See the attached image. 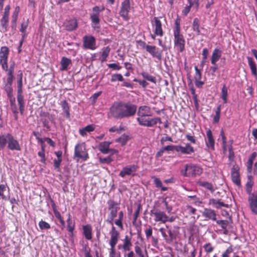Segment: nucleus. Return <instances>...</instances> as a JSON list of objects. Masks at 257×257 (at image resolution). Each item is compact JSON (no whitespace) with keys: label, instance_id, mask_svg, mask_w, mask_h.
<instances>
[{"label":"nucleus","instance_id":"052dcab7","mask_svg":"<svg viewBox=\"0 0 257 257\" xmlns=\"http://www.w3.org/2000/svg\"><path fill=\"white\" fill-rule=\"evenodd\" d=\"M162 222H165L167 221H169L170 222H172L174 220L175 218L173 216L169 217L167 216L164 213L162 212Z\"/></svg>","mask_w":257,"mask_h":257},{"label":"nucleus","instance_id":"79ce46f5","mask_svg":"<svg viewBox=\"0 0 257 257\" xmlns=\"http://www.w3.org/2000/svg\"><path fill=\"white\" fill-rule=\"evenodd\" d=\"M162 203L164 204L166 206L168 213H170L172 210V207L171 204V200L169 198L166 197L163 200Z\"/></svg>","mask_w":257,"mask_h":257},{"label":"nucleus","instance_id":"2eb2a0df","mask_svg":"<svg viewBox=\"0 0 257 257\" xmlns=\"http://www.w3.org/2000/svg\"><path fill=\"white\" fill-rule=\"evenodd\" d=\"M12 84L13 83H6L4 87L9 99L10 105L16 103V99L13 95V89L12 86Z\"/></svg>","mask_w":257,"mask_h":257},{"label":"nucleus","instance_id":"338daca9","mask_svg":"<svg viewBox=\"0 0 257 257\" xmlns=\"http://www.w3.org/2000/svg\"><path fill=\"white\" fill-rule=\"evenodd\" d=\"M180 19L177 18L175 21V26L174 29V32H180Z\"/></svg>","mask_w":257,"mask_h":257},{"label":"nucleus","instance_id":"a18cd8bd","mask_svg":"<svg viewBox=\"0 0 257 257\" xmlns=\"http://www.w3.org/2000/svg\"><path fill=\"white\" fill-rule=\"evenodd\" d=\"M39 226L41 230L49 229L51 228L50 224L42 219L39 221Z\"/></svg>","mask_w":257,"mask_h":257},{"label":"nucleus","instance_id":"2f4dec72","mask_svg":"<svg viewBox=\"0 0 257 257\" xmlns=\"http://www.w3.org/2000/svg\"><path fill=\"white\" fill-rule=\"evenodd\" d=\"M206 135L207 137V142L206 145L208 147L211 148V149H214V140L212 136V132L210 130L208 129L206 132Z\"/></svg>","mask_w":257,"mask_h":257},{"label":"nucleus","instance_id":"e2e57ef3","mask_svg":"<svg viewBox=\"0 0 257 257\" xmlns=\"http://www.w3.org/2000/svg\"><path fill=\"white\" fill-rule=\"evenodd\" d=\"M195 74L194 76L195 81L200 80L201 79V77H202V75H201V72L198 69V68L197 66L195 67Z\"/></svg>","mask_w":257,"mask_h":257},{"label":"nucleus","instance_id":"49530a36","mask_svg":"<svg viewBox=\"0 0 257 257\" xmlns=\"http://www.w3.org/2000/svg\"><path fill=\"white\" fill-rule=\"evenodd\" d=\"M227 88L226 87L225 85H224L222 88L221 90V98L223 100V102L224 103L227 102Z\"/></svg>","mask_w":257,"mask_h":257},{"label":"nucleus","instance_id":"f03ea898","mask_svg":"<svg viewBox=\"0 0 257 257\" xmlns=\"http://www.w3.org/2000/svg\"><path fill=\"white\" fill-rule=\"evenodd\" d=\"M108 205V211L107 218L105 221L111 225V227H115L113 225L115 218L116 217L118 211L120 209L119 203L113 200H109L107 202Z\"/></svg>","mask_w":257,"mask_h":257},{"label":"nucleus","instance_id":"680f3d73","mask_svg":"<svg viewBox=\"0 0 257 257\" xmlns=\"http://www.w3.org/2000/svg\"><path fill=\"white\" fill-rule=\"evenodd\" d=\"M17 87V93H23V81L21 78H18Z\"/></svg>","mask_w":257,"mask_h":257},{"label":"nucleus","instance_id":"37998d69","mask_svg":"<svg viewBox=\"0 0 257 257\" xmlns=\"http://www.w3.org/2000/svg\"><path fill=\"white\" fill-rule=\"evenodd\" d=\"M200 186L203 187L208 190H209L211 192H213L214 191V189L212 184L210 183L207 182H200L199 184Z\"/></svg>","mask_w":257,"mask_h":257},{"label":"nucleus","instance_id":"de8ad7c7","mask_svg":"<svg viewBox=\"0 0 257 257\" xmlns=\"http://www.w3.org/2000/svg\"><path fill=\"white\" fill-rule=\"evenodd\" d=\"M124 78L121 74H113L111 75L110 81L111 82H114L116 81H123Z\"/></svg>","mask_w":257,"mask_h":257},{"label":"nucleus","instance_id":"5fc2aeb1","mask_svg":"<svg viewBox=\"0 0 257 257\" xmlns=\"http://www.w3.org/2000/svg\"><path fill=\"white\" fill-rule=\"evenodd\" d=\"M7 186L5 184L0 185V198L3 200L7 199L6 196L4 194V192L6 191Z\"/></svg>","mask_w":257,"mask_h":257},{"label":"nucleus","instance_id":"4468645a","mask_svg":"<svg viewBox=\"0 0 257 257\" xmlns=\"http://www.w3.org/2000/svg\"><path fill=\"white\" fill-rule=\"evenodd\" d=\"M15 66V63L14 61L11 62L10 68H8V63H7V70H4L5 71L7 72V79L6 83H13V80L15 79L14 76V68Z\"/></svg>","mask_w":257,"mask_h":257},{"label":"nucleus","instance_id":"b1692460","mask_svg":"<svg viewBox=\"0 0 257 257\" xmlns=\"http://www.w3.org/2000/svg\"><path fill=\"white\" fill-rule=\"evenodd\" d=\"M151 216L155 221H161V209L158 205H156L151 211Z\"/></svg>","mask_w":257,"mask_h":257},{"label":"nucleus","instance_id":"58836bf2","mask_svg":"<svg viewBox=\"0 0 257 257\" xmlns=\"http://www.w3.org/2000/svg\"><path fill=\"white\" fill-rule=\"evenodd\" d=\"M247 59L248 60V65L251 69L252 74L254 76H256L257 75L256 68V65H255V63L253 61L252 59L251 58H250L249 57H247Z\"/></svg>","mask_w":257,"mask_h":257},{"label":"nucleus","instance_id":"13d9d810","mask_svg":"<svg viewBox=\"0 0 257 257\" xmlns=\"http://www.w3.org/2000/svg\"><path fill=\"white\" fill-rule=\"evenodd\" d=\"M99 162L101 164H109L113 160L111 159L110 156H108L106 158H101L100 157L99 159Z\"/></svg>","mask_w":257,"mask_h":257},{"label":"nucleus","instance_id":"e433bc0d","mask_svg":"<svg viewBox=\"0 0 257 257\" xmlns=\"http://www.w3.org/2000/svg\"><path fill=\"white\" fill-rule=\"evenodd\" d=\"M118 218L117 219H115L114 221V223L116 225H117L121 230H122L123 228V223L122 221L123 220V212L122 211H120V212H118Z\"/></svg>","mask_w":257,"mask_h":257},{"label":"nucleus","instance_id":"a211bd4d","mask_svg":"<svg viewBox=\"0 0 257 257\" xmlns=\"http://www.w3.org/2000/svg\"><path fill=\"white\" fill-rule=\"evenodd\" d=\"M64 26L66 30L68 31H72L75 30L78 27V23L76 19H72L68 21H66Z\"/></svg>","mask_w":257,"mask_h":257},{"label":"nucleus","instance_id":"c85d7f7f","mask_svg":"<svg viewBox=\"0 0 257 257\" xmlns=\"http://www.w3.org/2000/svg\"><path fill=\"white\" fill-rule=\"evenodd\" d=\"M138 114L139 116H150L151 115V109L147 106H141L139 108Z\"/></svg>","mask_w":257,"mask_h":257},{"label":"nucleus","instance_id":"c9c22d12","mask_svg":"<svg viewBox=\"0 0 257 257\" xmlns=\"http://www.w3.org/2000/svg\"><path fill=\"white\" fill-rule=\"evenodd\" d=\"M221 56V51L218 49H215L212 53L211 60V64H215V63L219 60Z\"/></svg>","mask_w":257,"mask_h":257},{"label":"nucleus","instance_id":"20e7f679","mask_svg":"<svg viewBox=\"0 0 257 257\" xmlns=\"http://www.w3.org/2000/svg\"><path fill=\"white\" fill-rule=\"evenodd\" d=\"M74 156L78 159H81L82 161H86L88 158V153L86 149L84 143H78L75 147Z\"/></svg>","mask_w":257,"mask_h":257},{"label":"nucleus","instance_id":"393cba45","mask_svg":"<svg viewBox=\"0 0 257 257\" xmlns=\"http://www.w3.org/2000/svg\"><path fill=\"white\" fill-rule=\"evenodd\" d=\"M209 204H212L214 208L217 209H220L222 207H229L228 204L224 203V202H221L220 199H210Z\"/></svg>","mask_w":257,"mask_h":257},{"label":"nucleus","instance_id":"6ab92c4d","mask_svg":"<svg viewBox=\"0 0 257 257\" xmlns=\"http://www.w3.org/2000/svg\"><path fill=\"white\" fill-rule=\"evenodd\" d=\"M20 11V8L19 6H16L15 8V10L13 13L12 16V20H11V27L12 29L14 30H16L17 28V22L19 16V14Z\"/></svg>","mask_w":257,"mask_h":257},{"label":"nucleus","instance_id":"473e14b6","mask_svg":"<svg viewBox=\"0 0 257 257\" xmlns=\"http://www.w3.org/2000/svg\"><path fill=\"white\" fill-rule=\"evenodd\" d=\"M60 105L61 106L62 109L65 113V116L67 118L70 117V106L66 100L61 101L60 103Z\"/></svg>","mask_w":257,"mask_h":257},{"label":"nucleus","instance_id":"0eeeda50","mask_svg":"<svg viewBox=\"0 0 257 257\" xmlns=\"http://www.w3.org/2000/svg\"><path fill=\"white\" fill-rule=\"evenodd\" d=\"M137 120L140 125L147 126H152L158 122H161L160 118H150V116H139Z\"/></svg>","mask_w":257,"mask_h":257},{"label":"nucleus","instance_id":"5701e85b","mask_svg":"<svg viewBox=\"0 0 257 257\" xmlns=\"http://www.w3.org/2000/svg\"><path fill=\"white\" fill-rule=\"evenodd\" d=\"M66 222L67 229L68 231L69 232V236L73 237L74 235L73 231L75 227V222L72 220L70 214H69Z\"/></svg>","mask_w":257,"mask_h":257},{"label":"nucleus","instance_id":"ddd939ff","mask_svg":"<svg viewBox=\"0 0 257 257\" xmlns=\"http://www.w3.org/2000/svg\"><path fill=\"white\" fill-rule=\"evenodd\" d=\"M186 169L188 170L189 176H195L202 173V169L199 166L192 164H186Z\"/></svg>","mask_w":257,"mask_h":257},{"label":"nucleus","instance_id":"bf43d9fd","mask_svg":"<svg viewBox=\"0 0 257 257\" xmlns=\"http://www.w3.org/2000/svg\"><path fill=\"white\" fill-rule=\"evenodd\" d=\"M135 251L137 254L136 257H145L142 249L139 245H136L135 246Z\"/></svg>","mask_w":257,"mask_h":257},{"label":"nucleus","instance_id":"a878e982","mask_svg":"<svg viewBox=\"0 0 257 257\" xmlns=\"http://www.w3.org/2000/svg\"><path fill=\"white\" fill-rule=\"evenodd\" d=\"M122 241L123 244L121 245V247L123 250L124 251H130L133 246L131 242V237L126 235Z\"/></svg>","mask_w":257,"mask_h":257},{"label":"nucleus","instance_id":"aec40b11","mask_svg":"<svg viewBox=\"0 0 257 257\" xmlns=\"http://www.w3.org/2000/svg\"><path fill=\"white\" fill-rule=\"evenodd\" d=\"M83 234L87 240H91L92 238V228L90 224H88L82 226Z\"/></svg>","mask_w":257,"mask_h":257},{"label":"nucleus","instance_id":"412c9836","mask_svg":"<svg viewBox=\"0 0 257 257\" xmlns=\"http://www.w3.org/2000/svg\"><path fill=\"white\" fill-rule=\"evenodd\" d=\"M202 215L206 218L205 220H216V214L212 209L205 208L202 212Z\"/></svg>","mask_w":257,"mask_h":257},{"label":"nucleus","instance_id":"39448f33","mask_svg":"<svg viewBox=\"0 0 257 257\" xmlns=\"http://www.w3.org/2000/svg\"><path fill=\"white\" fill-rule=\"evenodd\" d=\"M104 10V8L102 7L101 8L98 6H95L92 8V12L90 14V19L91 21L93 24L92 25V27L93 28H99V27H97L96 25H99L100 23V13L103 11Z\"/></svg>","mask_w":257,"mask_h":257},{"label":"nucleus","instance_id":"423d86ee","mask_svg":"<svg viewBox=\"0 0 257 257\" xmlns=\"http://www.w3.org/2000/svg\"><path fill=\"white\" fill-rule=\"evenodd\" d=\"M131 10L130 1L123 0L121 4L120 10L119 12V15L124 21H127L130 19L128 13Z\"/></svg>","mask_w":257,"mask_h":257},{"label":"nucleus","instance_id":"6e6d98bb","mask_svg":"<svg viewBox=\"0 0 257 257\" xmlns=\"http://www.w3.org/2000/svg\"><path fill=\"white\" fill-rule=\"evenodd\" d=\"M128 140V136L127 135H123L117 139V142L120 143L122 146H123L126 144Z\"/></svg>","mask_w":257,"mask_h":257},{"label":"nucleus","instance_id":"09e8293b","mask_svg":"<svg viewBox=\"0 0 257 257\" xmlns=\"http://www.w3.org/2000/svg\"><path fill=\"white\" fill-rule=\"evenodd\" d=\"M141 210H142V206L140 204H139L138 205V208H137V210L135 211V212L134 214V215H133V224H135L136 223Z\"/></svg>","mask_w":257,"mask_h":257},{"label":"nucleus","instance_id":"f704fd0d","mask_svg":"<svg viewBox=\"0 0 257 257\" xmlns=\"http://www.w3.org/2000/svg\"><path fill=\"white\" fill-rule=\"evenodd\" d=\"M71 63V59L63 57L61 59L60 64H61V68L60 70L62 71H65L67 70L68 69L69 65Z\"/></svg>","mask_w":257,"mask_h":257},{"label":"nucleus","instance_id":"f8f14e48","mask_svg":"<svg viewBox=\"0 0 257 257\" xmlns=\"http://www.w3.org/2000/svg\"><path fill=\"white\" fill-rule=\"evenodd\" d=\"M239 167L237 165L233 166L231 171V176L232 182L238 186H240V179L239 175Z\"/></svg>","mask_w":257,"mask_h":257},{"label":"nucleus","instance_id":"7c9ffc66","mask_svg":"<svg viewBox=\"0 0 257 257\" xmlns=\"http://www.w3.org/2000/svg\"><path fill=\"white\" fill-rule=\"evenodd\" d=\"M29 24V20L28 19L23 18L22 22L21 24V28L20 29V31L22 32V36L23 39H25L27 36L26 29L28 27Z\"/></svg>","mask_w":257,"mask_h":257},{"label":"nucleus","instance_id":"a19ab883","mask_svg":"<svg viewBox=\"0 0 257 257\" xmlns=\"http://www.w3.org/2000/svg\"><path fill=\"white\" fill-rule=\"evenodd\" d=\"M154 20L156 26L155 34L156 35H161V21L158 17H155Z\"/></svg>","mask_w":257,"mask_h":257},{"label":"nucleus","instance_id":"603ef678","mask_svg":"<svg viewBox=\"0 0 257 257\" xmlns=\"http://www.w3.org/2000/svg\"><path fill=\"white\" fill-rule=\"evenodd\" d=\"M53 212L55 215V216L59 221V222H60L62 226L63 227H64L65 223V221H64L63 217L61 216V215L60 213L59 212V211L58 210H57V211H55V212Z\"/></svg>","mask_w":257,"mask_h":257},{"label":"nucleus","instance_id":"dca6fc26","mask_svg":"<svg viewBox=\"0 0 257 257\" xmlns=\"http://www.w3.org/2000/svg\"><path fill=\"white\" fill-rule=\"evenodd\" d=\"M248 201L251 211L254 214H257V194L250 195Z\"/></svg>","mask_w":257,"mask_h":257},{"label":"nucleus","instance_id":"ea45409f","mask_svg":"<svg viewBox=\"0 0 257 257\" xmlns=\"http://www.w3.org/2000/svg\"><path fill=\"white\" fill-rule=\"evenodd\" d=\"M9 21V16L3 15L1 20V25L5 31H7L8 27V23Z\"/></svg>","mask_w":257,"mask_h":257},{"label":"nucleus","instance_id":"72a5a7b5","mask_svg":"<svg viewBox=\"0 0 257 257\" xmlns=\"http://www.w3.org/2000/svg\"><path fill=\"white\" fill-rule=\"evenodd\" d=\"M146 51L151 54L154 57H156L159 60H161V55L156 51V48L155 46L147 45Z\"/></svg>","mask_w":257,"mask_h":257},{"label":"nucleus","instance_id":"c756f323","mask_svg":"<svg viewBox=\"0 0 257 257\" xmlns=\"http://www.w3.org/2000/svg\"><path fill=\"white\" fill-rule=\"evenodd\" d=\"M17 101L20 113L23 115L25 110V101L23 93H17Z\"/></svg>","mask_w":257,"mask_h":257},{"label":"nucleus","instance_id":"4c0bfd02","mask_svg":"<svg viewBox=\"0 0 257 257\" xmlns=\"http://www.w3.org/2000/svg\"><path fill=\"white\" fill-rule=\"evenodd\" d=\"M110 51V48L109 46H107L102 49V52L100 58V60L101 62H104L106 61Z\"/></svg>","mask_w":257,"mask_h":257},{"label":"nucleus","instance_id":"9d476101","mask_svg":"<svg viewBox=\"0 0 257 257\" xmlns=\"http://www.w3.org/2000/svg\"><path fill=\"white\" fill-rule=\"evenodd\" d=\"M7 148L11 151H21V146L18 142L11 134H7Z\"/></svg>","mask_w":257,"mask_h":257},{"label":"nucleus","instance_id":"cd10ccee","mask_svg":"<svg viewBox=\"0 0 257 257\" xmlns=\"http://www.w3.org/2000/svg\"><path fill=\"white\" fill-rule=\"evenodd\" d=\"M162 235L168 243L171 242L175 238L174 233L170 229H163L162 228Z\"/></svg>","mask_w":257,"mask_h":257},{"label":"nucleus","instance_id":"8fccbe9b","mask_svg":"<svg viewBox=\"0 0 257 257\" xmlns=\"http://www.w3.org/2000/svg\"><path fill=\"white\" fill-rule=\"evenodd\" d=\"M7 141V134L6 135H0V150L5 147Z\"/></svg>","mask_w":257,"mask_h":257},{"label":"nucleus","instance_id":"4be33fe9","mask_svg":"<svg viewBox=\"0 0 257 257\" xmlns=\"http://www.w3.org/2000/svg\"><path fill=\"white\" fill-rule=\"evenodd\" d=\"M176 150L183 154H189L194 152L193 148L189 144H187L185 146H179L176 147Z\"/></svg>","mask_w":257,"mask_h":257},{"label":"nucleus","instance_id":"1a4fd4ad","mask_svg":"<svg viewBox=\"0 0 257 257\" xmlns=\"http://www.w3.org/2000/svg\"><path fill=\"white\" fill-rule=\"evenodd\" d=\"M96 39L91 35H85L83 38V47L86 49L94 50L96 48Z\"/></svg>","mask_w":257,"mask_h":257},{"label":"nucleus","instance_id":"f3484780","mask_svg":"<svg viewBox=\"0 0 257 257\" xmlns=\"http://www.w3.org/2000/svg\"><path fill=\"white\" fill-rule=\"evenodd\" d=\"M137 170V166L136 165H131L122 168L119 173V176L123 178L126 175H131L133 172H135Z\"/></svg>","mask_w":257,"mask_h":257},{"label":"nucleus","instance_id":"7ed1b4c3","mask_svg":"<svg viewBox=\"0 0 257 257\" xmlns=\"http://www.w3.org/2000/svg\"><path fill=\"white\" fill-rule=\"evenodd\" d=\"M109 234L110 236L108 244L110 245L109 257H114L116 253L115 246L119 238V232L115 227L111 228Z\"/></svg>","mask_w":257,"mask_h":257},{"label":"nucleus","instance_id":"0e129e2a","mask_svg":"<svg viewBox=\"0 0 257 257\" xmlns=\"http://www.w3.org/2000/svg\"><path fill=\"white\" fill-rule=\"evenodd\" d=\"M145 233L146 236V238L147 239L150 238L152 235V228L151 226H149L148 227H147L145 230Z\"/></svg>","mask_w":257,"mask_h":257},{"label":"nucleus","instance_id":"69168bd1","mask_svg":"<svg viewBox=\"0 0 257 257\" xmlns=\"http://www.w3.org/2000/svg\"><path fill=\"white\" fill-rule=\"evenodd\" d=\"M188 1L189 3H190V5L189 6L185 7L184 8V9H183V10L182 11V13L185 16H186L189 13V12L190 11V8H191V6L193 5V4L192 3V0H188Z\"/></svg>","mask_w":257,"mask_h":257},{"label":"nucleus","instance_id":"864d4df0","mask_svg":"<svg viewBox=\"0 0 257 257\" xmlns=\"http://www.w3.org/2000/svg\"><path fill=\"white\" fill-rule=\"evenodd\" d=\"M142 75L143 77L146 80L152 82L153 83H156L155 78L154 76L150 75L147 72H143L142 73Z\"/></svg>","mask_w":257,"mask_h":257},{"label":"nucleus","instance_id":"3c124183","mask_svg":"<svg viewBox=\"0 0 257 257\" xmlns=\"http://www.w3.org/2000/svg\"><path fill=\"white\" fill-rule=\"evenodd\" d=\"M49 119L48 118H41L40 120L43 123V125L46 128V131H50L51 130V126L49 124Z\"/></svg>","mask_w":257,"mask_h":257},{"label":"nucleus","instance_id":"6e6552de","mask_svg":"<svg viewBox=\"0 0 257 257\" xmlns=\"http://www.w3.org/2000/svg\"><path fill=\"white\" fill-rule=\"evenodd\" d=\"M9 55V48L7 46L2 47L0 50V65L3 70H7Z\"/></svg>","mask_w":257,"mask_h":257},{"label":"nucleus","instance_id":"c03bdc74","mask_svg":"<svg viewBox=\"0 0 257 257\" xmlns=\"http://www.w3.org/2000/svg\"><path fill=\"white\" fill-rule=\"evenodd\" d=\"M200 22L198 18H195L193 23V29L196 31L198 35H199L200 31L199 30Z\"/></svg>","mask_w":257,"mask_h":257},{"label":"nucleus","instance_id":"9b49d317","mask_svg":"<svg viewBox=\"0 0 257 257\" xmlns=\"http://www.w3.org/2000/svg\"><path fill=\"white\" fill-rule=\"evenodd\" d=\"M174 36L175 46L181 52L184 50L185 45L183 36L180 34V32H174Z\"/></svg>","mask_w":257,"mask_h":257},{"label":"nucleus","instance_id":"bb28decb","mask_svg":"<svg viewBox=\"0 0 257 257\" xmlns=\"http://www.w3.org/2000/svg\"><path fill=\"white\" fill-rule=\"evenodd\" d=\"M111 144V142L109 141L100 143L98 147L99 151L103 154L109 153V146Z\"/></svg>","mask_w":257,"mask_h":257},{"label":"nucleus","instance_id":"774afa93","mask_svg":"<svg viewBox=\"0 0 257 257\" xmlns=\"http://www.w3.org/2000/svg\"><path fill=\"white\" fill-rule=\"evenodd\" d=\"M84 255L85 257H92V255L90 254V248L87 246V245H85L84 249Z\"/></svg>","mask_w":257,"mask_h":257},{"label":"nucleus","instance_id":"4d7b16f0","mask_svg":"<svg viewBox=\"0 0 257 257\" xmlns=\"http://www.w3.org/2000/svg\"><path fill=\"white\" fill-rule=\"evenodd\" d=\"M62 161V159H55L53 160L54 167L55 170L58 171H60V167Z\"/></svg>","mask_w":257,"mask_h":257},{"label":"nucleus","instance_id":"f257e3e1","mask_svg":"<svg viewBox=\"0 0 257 257\" xmlns=\"http://www.w3.org/2000/svg\"><path fill=\"white\" fill-rule=\"evenodd\" d=\"M137 109V105L130 102L115 101L109 108L107 115L109 118L116 120L128 118L136 114Z\"/></svg>","mask_w":257,"mask_h":257}]
</instances>
